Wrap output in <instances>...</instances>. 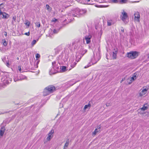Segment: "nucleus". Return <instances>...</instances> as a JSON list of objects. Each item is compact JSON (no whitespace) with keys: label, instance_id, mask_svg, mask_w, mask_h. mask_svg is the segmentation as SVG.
Wrapping results in <instances>:
<instances>
[{"label":"nucleus","instance_id":"nucleus-1","mask_svg":"<svg viewBox=\"0 0 149 149\" xmlns=\"http://www.w3.org/2000/svg\"><path fill=\"white\" fill-rule=\"evenodd\" d=\"M86 12V10L85 9L81 10L78 8H76L69 13L68 14V15L79 17L84 15Z\"/></svg>","mask_w":149,"mask_h":149},{"label":"nucleus","instance_id":"nucleus-2","mask_svg":"<svg viewBox=\"0 0 149 149\" xmlns=\"http://www.w3.org/2000/svg\"><path fill=\"white\" fill-rule=\"evenodd\" d=\"M52 68L49 71V74H54L57 72H59L61 71V67L60 64L55 61L53 62L52 63Z\"/></svg>","mask_w":149,"mask_h":149},{"label":"nucleus","instance_id":"nucleus-3","mask_svg":"<svg viewBox=\"0 0 149 149\" xmlns=\"http://www.w3.org/2000/svg\"><path fill=\"white\" fill-rule=\"evenodd\" d=\"M56 90L55 87L52 85H50L46 87L44 89L43 95L46 96L53 93Z\"/></svg>","mask_w":149,"mask_h":149},{"label":"nucleus","instance_id":"nucleus-4","mask_svg":"<svg viewBox=\"0 0 149 149\" xmlns=\"http://www.w3.org/2000/svg\"><path fill=\"white\" fill-rule=\"evenodd\" d=\"M93 58H92L91 60V63L92 65H93L96 63L100 59L101 57L100 53L97 52L96 53L95 55L94 53L93 54Z\"/></svg>","mask_w":149,"mask_h":149},{"label":"nucleus","instance_id":"nucleus-5","mask_svg":"<svg viewBox=\"0 0 149 149\" xmlns=\"http://www.w3.org/2000/svg\"><path fill=\"white\" fill-rule=\"evenodd\" d=\"M1 80L3 83L7 84L10 83L12 81L11 78H10L8 75L5 74L1 75Z\"/></svg>","mask_w":149,"mask_h":149},{"label":"nucleus","instance_id":"nucleus-6","mask_svg":"<svg viewBox=\"0 0 149 149\" xmlns=\"http://www.w3.org/2000/svg\"><path fill=\"white\" fill-rule=\"evenodd\" d=\"M127 56L132 59L136 58L138 56V52L136 51H132L127 53Z\"/></svg>","mask_w":149,"mask_h":149},{"label":"nucleus","instance_id":"nucleus-7","mask_svg":"<svg viewBox=\"0 0 149 149\" xmlns=\"http://www.w3.org/2000/svg\"><path fill=\"white\" fill-rule=\"evenodd\" d=\"M58 58L59 60L65 62L67 60L68 56V54L65 52H63L59 56Z\"/></svg>","mask_w":149,"mask_h":149},{"label":"nucleus","instance_id":"nucleus-8","mask_svg":"<svg viewBox=\"0 0 149 149\" xmlns=\"http://www.w3.org/2000/svg\"><path fill=\"white\" fill-rule=\"evenodd\" d=\"M122 16H121V19L124 22L125 24L127 23L128 21L127 19L128 18L127 13L123 10V12H122Z\"/></svg>","mask_w":149,"mask_h":149},{"label":"nucleus","instance_id":"nucleus-9","mask_svg":"<svg viewBox=\"0 0 149 149\" xmlns=\"http://www.w3.org/2000/svg\"><path fill=\"white\" fill-rule=\"evenodd\" d=\"M92 36L91 34H89L88 35H86L84 36V39L86 41L87 44H89L91 42V39L92 38Z\"/></svg>","mask_w":149,"mask_h":149},{"label":"nucleus","instance_id":"nucleus-10","mask_svg":"<svg viewBox=\"0 0 149 149\" xmlns=\"http://www.w3.org/2000/svg\"><path fill=\"white\" fill-rule=\"evenodd\" d=\"M0 15H2V18L3 19H8L10 15L7 14L6 12H2L1 10H0Z\"/></svg>","mask_w":149,"mask_h":149},{"label":"nucleus","instance_id":"nucleus-11","mask_svg":"<svg viewBox=\"0 0 149 149\" xmlns=\"http://www.w3.org/2000/svg\"><path fill=\"white\" fill-rule=\"evenodd\" d=\"M54 130L52 129V130L51 131L49 132L48 133V136L47 138V139L48 141H50L51 139V138L53 137V134H54Z\"/></svg>","mask_w":149,"mask_h":149},{"label":"nucleus","instance_id":"nucleus-12","mask_svg":"<svg viewBox=\"0 0 149 149\" xmlns=\"http://www.w3.org/2000/svg\"><path fill=\"white\" fill-rule=\"evenodd\" d=\"M134 15L135 20L137 22H139L140 18V15L139 13L138 12H136L134 13Z\"/></svg>","mask_w":149,"mask_h":149},{"label":"nucleus","instance_id":"nucleus-13","mask_svg":"<svg viewBox=\"0 0 149 149\" xmlns=\"http://www.w3.org/2000/svg\"><path fill=\"white\" fill-rule=\"evenodd\" d=\"M82 56L80 53L79 52L77 53L76 55V61L78 62H79Z\"/></svg>","mask_w":149,"mask_h":149},{"label":"nucleus","instance_id":"nucleus-14","mask_svg":"<svg viewBox=\"0 0 149 149\" xmlns=\"http://www.w3.org/2000/svg\"><path fill=\"white\" fill-rule=\"evenodd\" d=\"M147 91V89L146 88L143 89L141 92L139 93V96L142 97L146 93Z\"/></svg>","mask_w":149,"mask_h":149},{"label":"nucleus","instance_id":"nucleus-15","mask_svg":"<svg viewBox=\"0 0 149 149\" xmlns=\"http://www.w3.org/2000/svg\"><path fill=\"white\" fill-rule=\"evenodd\" d=\"M77 62H77V61H75L74 62H72L71 63L70 65V66L71 68L69 69V70H71L72 68H73L74 67H75V66L76 65Z\"/></svg>","mask_w":149,"mask_h":149},{"label":"nucleus","instance_id":"nucleus-16","mask_svg":"<svg viewBox=\"0 0 149 149\" xmlns=\"http://www.w3.org/2000/svg\"><path fill=\"white\" fill-rule=\"evenodd\" d=\"M56 54H58L59 52H61L62 50V49L61 47H58L54 49Z\"/></svg>","mask_w":149,"mask_h":149},{"label":"nucleus","instance_id":"nucleus-17","mask_svg":"<svg viewBox=\"0 0 149 149\" xmlns=\"http://www.w3.org/2000/svg\"><path fill=\"white\" fill-rule=\"evenodd\" d=\"M5 129L4 126H3L1 127V129L0 131V136H3L5 131Z\"/></svg>","mask_w":149,"mask_h":149},{"label":"nucleus","instance_id":"nucleus-18","mask_svg":"<svg viewBox=\"0 0 149 149\" xmlns=\"http://www.w3.org/2000/svg\"><path fill=\"white\" fill-rule=\"evenodd\" d=\"M87 52V50H84L83 48H81L80 50V52H79L80 53L81 55L83 56Z\"/></svg>","mask_w":149,"mask_h":149},{"label":"nucleus","instance_id":"nucleus-19","mask_svg":"<svg viewBox=\"0 0 149 149\" xmlns=\"http://www.w3.org/2000/svg\"><path fill=\"white\" fill-rule=\"evenodd\" d=\"M61 68V67H60ZM60 69L62 71V72H64L65 71L69 70L68 68L66 69V67L65 66H62L61 68Z\"/></svg>","mask_w":149,"mask_h":149},{"label":"nucleus","instance_id":"nucleus-20","mask_svg":"<svg viewBox=\"0 0 149 149\" xmlns=\"http://www.w3.org/2000/svg\"><path fill=\"white\" fill-rule=\"evenodd\" d=\"M113 24L114 22L112 20H108L107 21V25L108 26H111L112 24Z\"/></svg>","mask_w":149,"mask_h":149},{"label":"nucleus","instance_id":"nucleus-21","mask_svg":"<svg viewBox=\"0 0 149 149\" xmlns=\"http://www.w3.org/2000/svg\"><path fill=\"white\" fill-rule=\"evenodd\" d=\"M117 53V51H115L114 52H113V59H116V54Z\"/></svg>","mask_w":149,"mask_h":149},{"label":"nucleus","instance_id":"nucleus-22","mask_svg":"<svg viewBox=\"0 0 149 149\" xmlns=\"http://www.w3.org/2000/svg\"><path fill=\"white\" fill-rule=\"evenodd\" d=\"M46 8L47 10L49 12L51 11L52 10V8L50 7L49 5L48 4H46Z\"/></svg>","mask_w":149,"mask_h":149},{"label":"nucleus","instance_id":"nucleus-23","mask_svg":"<svg viewBox=\"0 0 149 149\" xmlns=\"http://www.w3.org/2000/svg\"><path fill=\"white\" fill-rule=\"evenodd\" d=\"M146 104H144L143 105L142 107L141 108V109L142 110L144 111L148 109V107L147 106H146Z\"/></svg>","mask_w":149,"mask_h":149},{"label":"nucleus","instance_id":"nucleus-24","mask_svg":"<svg viewBox=\"0 0 149 149\" xmlns=\"http://www.w3.org/2000/svg\"><path fill=\"white\" fill-rule=\"evenodd\" d=\"M136 74L135 73H134V74L133 76L131 78V81L132 80V81H134L135 80L136 78Z\"/></svg>","mask_w":149,"mask_h":149},{"label":"nucleus","instance_id":"nucleus-25","mask_svg":"<svg viewBox=\"0 0 149 149\" xmlns=\"http://www.w3.org/2000/svg\"><path fill=\"white\" fill-rule=\"evenodd\" d=\"M20 80H22L24 79H26L27 77L23 75H20Z\"/></svg>","mask_w":149,"mask_h":149},{"label":"nucleus","instance_id":"nucleus-26","mask_svg":"<svg viewBox=\"0 0 149 149\" xmlns=\"http://www.w3.org/2000/svg\"><path fill=\"white\" fill-rule=\"evenodd\" d=\"M40 60L37 59L36 61V64L35 65V67H36V68H38V64H39L40 62Z\"/></svg>","mask_w":149,"mask_h":149},{"label":"nucleus","instance_id":"nucleus-27","mask_svg":"<svg viewBox=\"0 0 149 149\" xmlns=\"http://www.w3.org/2000/svg\"><path fill=\"white\" fill-rule=\"evenodd\" d=\"M4 62L7 66L8 67H10V64L9 63V62L8 60L6 61L5 62Z\"/></svg>","mask_w":149,"mask_h":149},{"label":"nucleus","instance_id":"nucleus-28","mask_svg":"<svg viewBox=\"0 0 149 149\" xmlns=\"http://www.w3.org/2000/svg\"><path fill=\"white\" fill-rule=\"evenodd\" d=\"M35 24L36 26L37 27L39 28L40 26V23L39 22H36Z\"/></svg>","mask_w":149,"mask_h":149},{"label":"nucleus","instance_id":"nucleus-29","mask_svg":"<svg viewBox=\"0 0 149 149\" xmlns=\"http://www.w3.org/2000/svg\"><path fill=\"white\" fill-rule=\"evenodd\" d=\"M2 42L3 43V45L4 46H6L8 44L7 42L5 40H2Z\"/></svg>","mask_w":149,"mask_h":149},{"label":"nucleus","instance_id":"nucleus-30","mask_svg":"<svg viewBox=\"0 0 149 149\" xmlns=\"http://www.w3.org/2000/svg\"><path fill=\"white\" fill-rule=\"evenodd\" d=\"M100 130H99V131H98V129H95L94 131L93 132V135H95L97 133V132H98Z\"/></svg>","mask_w":149,"mask_h":149},{"label":"nucleus","instance_id":"nucleus-31","mask_svg":"<svg viewBox=\"0 0 149 149\" xmlns=\"http://www.w3.org/2000/svg\"><path fill=\"white\" fill-rule=\"evenodd\" d=\"M19 80L20 79L17 78L16 76H14V80L15 81H17Z\"/></svg>","mask_w":149,"mask_h":149},{"label":"nucleus","instance_id":"nucleus-32","mask_svg":"<svg viewBox=\"0 0 149 149\" xmlns=\"http://www.w3.org/2000/svg\"><path fill=\"white\" fill-rule=\"evenodd\" d=\"M37 41L35 40H33L31 42V44L33 46L36 42Z\"/></svg>","mask_w":149,"mask_h":149},{"label":"nucleus","instance_id":"nucleus-33","mask_svg":"<svg viewBox=\"0 0 149 149\" xmlns=\"http://www.w3.org/2000/svg\"><path fill=\"white\" fill-rule=\"evenodd\" d=\"M127 0H121L120 1V3H125Z\"/></svg>","mask_w":149,"mask_h":149},{"label":"nucleus","instance_id":"nucleus-34","mask_svg":"<svg viewBox=\"0 0 149 149\" xmlns=\"http://www.w3.org/2000/svg\"><path fill=\"white\" fill-rule=\"evenodd\" d=\"M58 31V30L54 29L53 31V33H57Z\"/></svg>","mask_w":149,"mask_h":149},{"label":"nucleus","instance_id":"nucleus-35","mask_svg":"<svg viewBox=\"0 0 149 149\" xmlns=\"http://www.w3.org/2000/svg\"><path fill=\"white\" fill-rule=\"evenodd\" d=\"M91 63H88V65H87L86 66H85L84 67V68H87L89 66H91Z\"/></svg>","mask_w":149,"mask_h":149},{"label":"nucleus","instance_id":"nucleus-36","mask_svg":"<svg viewBox=\"0 0 149 149\" xmlns=\"http://www.w3.org/2000/svg\"><path fill=\"white\" fill-rule=\"evenodd\" d=\"M86 1H87V2L88 3V4H92L91 2V0H86Z\"/></svg>","mask_w":149,"mask_h":149},{"label":"nucleus","instance_id":"nucleus-37","mask_svg":"<svg viewBox=\"0 0 149 149\" xmlns=\"http://www.w3.org/2000/svg\"><path fill=\"white\" fill-rule=\"evenodd\" d=\"M118 0H111V1H112L113 3H117L118 2Z\"/></svg>","mask_w":149,"mask_h":149},{"label":"nucleus","instance_id":"nucleus-38","mask_svg":"<svg viewBox=\"0 0 149 149\" xmlns=\"http://www.w3.org/2000/svg\"><path fill=\"white\" fill-rule=\"evenodd\" d=\"M40 57V55L38 54H37L36 55V58L37 59Z\"/></svg>","mask_w":149,"mask_h":149},{"label":"nucleus","instance_id":"nucleus-39","mask_svg":"<svg viewBox=\"0 0 149 149\" xmlns=\"http://www.w3.org/2000/svg\"><path fill=\"white\" fill-rule=\"evenodd\" d=\"M68 145L69 143H66L64 146V147H66V148H67L68 147Z\"/></svg>","mask_w":149,"mask_h":149},{"label":"nucleus","instance_id":"nucleus-40","mask_svg":"<svg viewBox=\"0 0 149 149\" xmlns=\"http://www.w3.org/2000/svg\"><path fill=\"white\" fill-rule=\"evenodd\" d=\"M120 30H121V32L122 33H123L124 31V29L122 27L121 28Z\"/></svg>","mask_w":149,"mask_h":149},{"label":"nucleus","instance_id":"nucleus-41","mask_svg":"<svg viewBox=\"0 0 149 149\" xmlns=\"http://www.w3.org/2000/svg\"><path fill=\"white\" fill-rule=\"evenodd\" d=\"M88 105H85V106H84V110H86V109L87 108H88Z\"/></svg>","mask_w":149,"mask_h":149},{"label":"nucleus","instance_id":"nucleus-42","mask_svg":"<svg viewBox=\"0 0 149 149\" xmlns=\"http://www.w3.org/2000/svg\"><path fill=\"white\" fill-rule=\"evenodd\" d=\"M18 70L20 72H21V67L20 66H19L18 67Z\"/></svg>","mask_w":149,"mask_h":149},{"label":"nucleus","instance_id":"nucleus-43","mask_svg":"<svg viewBox=\"0 0 149 149\" xmlns=\"http://www.w3.org/2000/svg\"><path fill=\"white\" fill-rule=\"evenodd\" d=\"M24 34L26 35H27V36H29L30 35V33H29V32H27V33H24Z\"/></svg>","mask_w":149,"mask_h":149},{"label":"nucleus","instance_id":"nucleus-44","mask_svg":"<svg viewBox=\"0 0 149 149\" xmlns=\"http://www.w3.org/2000/svg\"><path fill=\"white\" fill-rule=\"evenodd\" d=\"M57 20V19H55V18H54L52 19V21L53 22H55Z\"/></svg>","mask_w":149,"mask_h":149},{"label":"nucleus","instance_id":"nucleus-45","mask_svg":"<svg viewBox=\"0 0 149 149\" xmlns=\"http://www.w3.org/2000/svg\"><path fill=\"white\" fill-rule=\"evenodd\" d=\"M66 143L69 144V139H67Z\"/></svg>","mask_w":149,"mask_h":149},{"label":"nucleus","instance_id":"nucleus-46","mask_svg":"<svg viewBox=\"0 0 149 149\" xmlns=\"http://www.w3.org/2000/svg\"><path fill=\"white\" fill-rule=\"evenodd\" d=\"M13 19L15 21L16 19V17H13Z\"/></svg>","mask_w":149,"mask_h":149},{"label":"nucleus","instance_id":"nucleus-47","mask_svg":"<svg viewBox=\"0 0 149 149\" xmlns=\"http://www.w3.org/2000/svg\"><path fill=\"white\" fill-rule=\"evenodd\" d=\"M87 105H88V107H91V104H90L89 103Z\"/></svg>","mask_w":149,"mask_h":149},{"label":"nucleus","instance_id":"nucleus-48","mask_svg":"<svg viewBox=\"0 0 149 149\" xmlns=\"http://www.w3.org/2000/svg\"><path fill=\"white\" fill-rule=\"evenodd\" d=\"M36 104H34L33 105H32V106H33L34 107H36Z\"/></svg>","mask_w":149,"mask_h":149},{"label":"nucleus","instance_id":"nucleus-49","mask_svg":"<svg viewBox=\"0 0 149 149\" xmlns=\"http://www.w3.org/2000/svg\"><path fill=\"white\" fill-rule=\"evenodd\" d=\"M4 35L5 36H7V32H6L4 34Z\"/></svg>","mask_w":149,"mask_h":149},{"label":"nucleus","instance_id":"nucleus-50","mask_svg":"<svg viewBox=\"0 0 149 149\" xmlns=\"http://www.w3.org/2000/svg\"><path fill=\"white\" fill-rule=\"evenodd\" d=\"M26 24H28V26H29V24H28V22H27Z\"/></svg>","mask_w":149,"mask_h":149},{"label":"nucleus","instance_id":"nucleus-51","mask_svg":"<svg viewBox=\"0 0 149 149\" xmlns=\"http://www.w3.org/2000/svg\"><path fill=\"white\" fill-rule=\"evenodd\" d=\"M3 5L1 6L0 7V8H3Z\"/></svg>","mask_w":149,"mask_h":149},{"label":"nucleus","instance_id":"nucleus-52","mask_svg":"<svg viewBox=\"0 0 149 149\" xmlns=\"http://www.w3.org/2000/svg\"><path fill=\"white\" fill-rule=\"evenodd\" d=\"M63 149H66V147H64V146Z\"/></svg>","mask_w":149,"mask_h":149},{"label":"nucleus","instance_id":"nucleus-53","mask_svg":"<svg viewBox=\"0 0 149 149\" xmlns=\"http://www.w3.org/2000/svg\"><path fill=\"white\" fill-rule=\"evenodd\" d=\"M99 129H100L101 128V127H99V128H98Z\"/></svg>","mask_w":149,"mask_h":149},{"label":"nucleus","instance_id":"nucleus-54","mask_svg":"<svg viewBox=\"0 0 149 149\" xmlns=\"http://www.w3.org/2000/svg\"><path fill=\"white\" fill-rule=\"evenodd\" d=\"M7 113V112H5V113Z\"/></svg>","mask_w":149,"mask_h":149},{"label":"nucleus","instance_id":"nucleus-55","mask_svg":"<svg viewBox=\"0 0 149 149\" xmlns=\"http://www.w3.org/2000/svg\"><path fill=\"white\" fill-rule=\"evenodd\" d=\"M17 59H19V58H18V57L17 58Z\"/></svg>","mask_w":149,"mask_h":149},{"label":"nucleus","instance_id":"nucleus-56","mask_svg":"<svg viewBox=\"0 0 149 149\" xmlns=\"http://www.w3.org/2000/svg\"><path fill=\"white\" fill-rule=\"evenodd\" d=\"M1 114H4V113H1Z\"/></svg>","mask_w":149,"mask_h":149},{"label":"nucleus","instance_id":"nucleus-57","mask_svg":"<svg viewBox=\"0 0 149 149\" xmlns=\"http://www.w3.org/2000/svg\"><path fill=\"white\" fill-rule=\"evenodd\" d=\"M148 58H149V56H148Z\"/></svg>","mask_w":149,"mask_h":149},{"label":"nucleus","instance_id":"nucleus-58","mask_svg":"<svg viewBox=\"0 0 149 149\" xmlns=\"http://www.w3.org/2000/svg\"><path fill=\"white\" fill-rule=\"evenodd\" d=\"M120 34H121V33H120Z\"/></svg>","mask_w":149,"mask_h":149}]
</instances>
